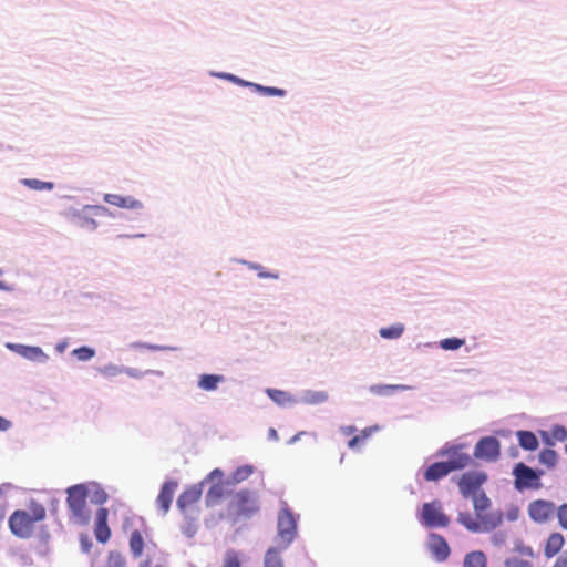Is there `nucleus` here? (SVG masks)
Listing matches in <instances>:
<instances>
[{
	"mask_svg": "<svg viewBox=\"0 0 567 567\" xmlns=\"http://www.w3.org/2000/svg\"><path fill=\"white\" fill-rule=\"evenodd\" d=\"M491 505L492 503L487 495H481L475 498L473 505L476 517L474 518L468 512H460L457 522L472 533L492 532L502 525L504 516L502 511L485 513Z\"/></svg>",
	"mask_w": 567,
	"mask_h": 567,
	"instance_id": "obj_1",
	"label": "nucleus"
},
{
	"mask_svg": "<svg viewBox=\"0 0 567 567\" xmlns=\"http://www.w3.org/2000/svg\"><path fill=\"white\" fill-rule=\"evenodd\" d=\"M47 516L45 507L38 502H30L24 509L14 511L8 520L10 532L19 538H30L35 525Z\"/></svg>",
	"mask_w": 567,
	"mask_h": 567,
	"instance_id": "obj_2",
	"label": "nucleus"
},
{
	"mask_svg": "<svg viewBox=\"0 0 567 567\" xmlns=\"http://www.w3.org/2000/svg\"><path fill=\"white\" fill-rule=\"evenodd\" d=\"M260 509L258 494L244 488L230 496L226 506L227 517L234 522L252 518Z\"/></svg>",
	"mask_w": 567,
	"mask_h": 567,
	"instance_id": "obj_3",
	"label": "nucleus"
},
{
	"mask_svg": "<svg viewBox=\"0 0 567 567\" xmlns=\"http://www.w3.org/2000/svg\"><path fill=\"white\" fill-rule=\"evenodd\" d=\"M66 504L72 513L73 519L81 525L90 522V511L86 505L87 487L84 484H76L66 489Z\"/></svg>",
	"mask_w": 567,
	"mask_h": 567,
	"instance_id": "obj_4",
	"label": "nucleus"
},
{
	"mask_svg": "<svg viewBox=\"0 0 567 567\" xmlns=\"http://www.w3.org/2000/svg\"><path fill=\"white\" fill-rule=\"evenodd\" d=\"M544 471H536L525 463L519 462L513 468L514 486L517 491L540 489L543 487L540 477Z\"/></svg>",
	"mask_w": 567,
	"mask_h": 567,
	"instance_id": "obj_5",
	"label": "nucleus"
},
{
	"mask_svg": "<svg viewBox=\"0 0 567 567\" xmlns=\"http://www.w3.org/2000/svg\"><path fill=\"white\" fill-rule=\"evenodd\" d=\"M487 475L483 472L470 471L464 473L458 482V488L464 498L471 497L473 503L475 498L481 495H486L484 491H482V485L486 482Z\"/></svg>",
	"mask_w": 567,
	"mask_h": 567,
	"instance_id": "obj_6",
	"label": "nucleus"
},
{
	"mask_svg": "<svg viewBox=\"0 0 567 567\" xmlns=\"http://www.w3.org/2000/svg\"><path fill=\"white\" fill-rule=\"evenodd\" d=\"M297 535V523L292 513L285 508L280 511L278 516V535L277 545L281 549H286Z\"/></svg>",
	"mask_w": 567,
	"mask_h": 567,
	"instance_id": "obj_7",
	"label": "nucleus"
},
{
	"mask_svg": "<svg viewBox=\"0 0 567 567\" xmlns=\"http://www.w3.org/2000/svg\"><path fill=\"white\" fill-rule=\"evenodd\" d=\"M421 522L430 528L446 527L450 524V518L444 514L441 503L439 501H433L423 504Z\"/></svg>",
	"mask_w": 567,
	"mask_h": 567,
	"instance_id": "obj_8",
	"label": "nucleus"
},
{
	"mask_svg": "<svg viewBox=\"0 0 567 567\" xmlns=\"http://www.w3.org/2000/svg\"><path fill=\"white\" fill-rule=\"evenodd\" d=\"M204 482L187 486L177 498V507L184 515H189L194 512L195 506L200 501L203 495Z\"/></svg>",
	"mask_w": 567,
	"mask_h": 567,
	"instance_id": "obj_9",
	"label": "nucleus"
},
{
	"mask_svg": "<svg viewBox=\"0 0 567 567\" xmlns=\"http://www.w3.org/2000/svg\"><path fill=\"white\" fill-rule=\"evenodd\" d=\"M556 506L551 501L536 499L528 504L529 518L537 524L547 523L555 515Z\"/></svg>",
	"mask_w": 567,
	"mask_h": 567,
	"instance_id": "obj_10",
	"label": "nucleus"
},
{
	"mask_svg": "<svg viewBox=\"0 0 567 567\" xmlns=\"http://www.w3.org/2000/svg\"><path fill=\"white\" fill-rule=\"evenodd\" d=\"M501 444L499 441L493 436L482 437L474 450V456L478 460L494 462L499 457Z\"/></svg>",
	"mask_w": 567,
	"mask_h": 567,
	"instance_id": "obj_11",
	"label": "nucleus"
},
{
	"mask_svg": "<svg viewBox=\"0 0 567 567\" xmlns=\"http://www.w3.org/2000/svg\"><path fill=\"white\" fill-rule=\"evenodd\" d=\"M177 486L178 483L174 480H168L162 485L156 498V505L162 511L163 515L168 512Z\"/></svg>",
	"mask_w": 567,
	"mask_h": 567,
	"instance_id": "obj_12",
	"label": "nucleus"
},
{
	"mask_svg": "<svg viewBox=\"0 0 567 567\" xmlns=\"http://www.w3.org/2000/svg\"><path fill=\"white\" fill-rule=\"evenodd\" d=\"M429 550L437 561H444L450 556V547L443 536L431 534L429 537Z\"/></svg>",
	"mask_w": 567,
	"mask_h": 567,
	"instance_id": "obj_13",
	"label": "nucleus"
},
{
	"mask_svg": "<svg viewBox=\"0 0 567 567\" xmlns=\"http://www.w3.org/2000/svg\"><path fill=\"white\" fill-rule=\"evenodd\" d=\"M107 516L109 511L104 507H101L96 512L95 516V529L94 535L97 542L100 543H106L111 537V529L107 526Z\"/></svg>",
	"mask_w": 567,
	"mask_h": 567,
	"instance_id": "obj_14",
	"label": "nucleus"
},
{
	"mask_svg": "<svg viewBox=\"0 0 567 567\" xmlns=\"http://www.w3.org/2000/svg\"><path fill=\"white\" fill-rule=\"evenodd\" d=\"M566 539L560 532H551L544 543V556L550 559L558 555L565 546Z\"/></svg>",
	"mask_w": 567,
	"mask_h": 567,
	"instance_id": "obj_15",
	"label": "nucleus"
},
{
	"mask_svg": "<svg viewBox=\"0 0 567 567\" xmlns=\"http://www.w3.org/2000/svg\"><path fill=\"white\" fill-rule=\"evenodd\" d=\"M447 454H450V460L446 461L449 466L451 467V471H457L463 470L471 465L472 457L470 454L464 453L461 451L460 446H454L446 451Z\"/></svg>",
	"mask_w": 567,
	"mask_h": 567,
	"instance_id": "obj_16",
	"label": "nucleus"
},
{
	"mask_svg": "<svg viewBox=\"0 0 567 567\" xmlns=\"http://www.w3.org/2000/svg\"><path fill=\"white\" fill-rule=\"evenodd\" d=\"M104 200L113 206L127 208V209H140L143 207L142 203L131 196H121L117 194H105Z\"/></svg>",
	"mask_w": 567,
	"mask_h": 567,
	"instance_id": "obj_17",
	"label": "nucleus"
},
{
	"mask_svg": "<svg viewBox=\"0 0 567 567\" xmlns=\"http://www.w3.org/2000/svg\"><path fill=\"white\" fill-rule=\"evenodd\" d=\"M10 349L17 351L23 358L31 361H47L48 355L39 347H30L23 344H9Z\"/></svg>",
	"mask_w": 567,
	"mask_h": 567,
	"instance_id": "obj_18",
	"label": "nucleus"
},
{
	"mask_svg": "<svg viewBox=\"0 0 567 567\" xmlns=\"http://www.w3.org/2000/svg\"><path fill=\"white\" fill-rule=\"evenodd\" d=\"M447 462H435L424 472V480L427 482L439 481L451 473Z\"/></svg>",
	"mask_w": 567,
	"mask_h": 567,
	"instance_id": "obj_19",
	"label": "nucleus"
},
{
	"mask_svg": "<svg viewBox=\"0 0 567 567\" xmlns=\"http://www.w3.org/2000/svg\"><path fill=\"white\" fill-rule=\"evenodd\" d=\"M226 495V489L221 482L213 484L206 493L205 504L207 507H215Z\"/></svg>",
	"mask_w": 567,
	"mask_h": 567,
	"instance_id": "obj_20",
	"label": "nucleus"
},
{
	"mask_svg": "<svg viewBox=\"0 0 567 567\" xmlns=\"http://www.w3.org/2000/svg\"><path fill=\"white\" fill-rule=\"evenodd\" d=\"M517 439L519 445L526 451H535L539 445L536 435L530 431H518Z\"/></svg>",
	"mask_w": 567,
	"mask_h": 567,
	"instance_id": "obj_21",
	"label": "nucleus"
},
{
	"mask_svg": "<svg viewBox=\"0 0 567 567\" xmlns=\"http://www.w3.org/2000/svg\"><path fill=\"white\" fill-rule=\"evenodd\" d=\"M487 559L483 551L474 550L468 553L463 561V567H486Z\"/></svg>",
	"mask_w": 567,
	"mask_h": 567,
	"instance_id": "obj_22",
	"label": "nucleus"
},
{
	"mask_svg": "<svg viewBox=\"0 0 567 567\" xmlns=\"http://www.w3.org/2000/svg\"><path fill=\"white\" fill-rule=\"evenodd\" d=\"M224 381L223 375L217 374H203L199 378L198 386L205 391H214L217 389L218 384Z\"/></svg>",
	"mask_w": 567,
	"mask_h": 567,
	"instance_id": "obj_23",
	"label": "nucleus"
},
{
	"mask_svg": "<svg viewBox=\"0 0 567 567\" xmlns=\"http://www.w3.org/2000/svg\"><path fill=\"white\" fill-rule=\"evenodd\" d=\"M280 550L279 546L277 545V548H270L267 550L264 559V567H284L282 559L280 557Z\"/></svg>",
	"mask_w": 567,
	"mask_h": 567,
	"instance_id": "obj_24",
	"label": "nucleus"
},
{
	"mask_svg": "<svg viewBox=\"0 0 567 567\" xmlns=\"http://www.w3.org/2000/svg\"><path fill=\"white\" fill-rule=\"evenodd\" d=\"M329 395L326 391L309 390L305 393L302 400L307 404H321L328 400Z\"/></svg>",
	"mask_w": 567,
	"mask_h": 567,
	"instance_id": "obj_25",
	"label": "nucleus"
},
{
	"mask_svg": "<svg viewBox=\"0 0 567 567\" xmlns=\"http://www.w3.org/2000/svg\"><path fill=\"white\" fill-rule=\"evenodd\" d=\"M130 548L135 557H140L143 553L144 540L138 530H134L130 538Z\"/></svg>",
	"mask_w": 567,
	"mask_h": 567,
	"instance_id": "obj_26",
	"label": "nucleus"
},
{
	"mask_svg": "<svg viewBox=\"0 0 567 567\" xmlns=\"http://www.w3.org/2000/svg\"><path fill=\"white\" fill-rule=\"evenodd\" d=\"M538 458L542 464L553 468L557 464L558 455L554 450L545 449L539 453Z\"/></svg>",
	"mask_w": 567,
	"mask_h": 567,
	"instance_id": "obj_27",
	"label": "nucleus"
},
{
	"mask_svg": "<svg viewBox=\"0 0 567 567\" xmlns=\"http://www.w3.org/2000/svg\"><path fill=\"white\" fill-rule=\"evenodd\" d=\"M221 567H243L241 555L234 549L227 550L223 558Z\"/></svg>",
	"mask_w": 567,
	"mask_h": 567,
	"instance_id": "obj_28",
	"label": "nucleus"
},
{
	"mask_svg": "<svg viewBox=\"0 0 567 567\" xmlns=\"http://www.w3.org/2000/svg\"><path fill=\"white\" fill-rule=\"evenodd\" d=\"M254 473L251 465H241L237 467L231 474L233 483H240L247 480Z\"/></svg>",
	"mask_w": 567,
	"mask_h": 567,
	"instance_id": "obj_29",
	"label": "nucleus"
},
{
	"mask_svg": "<svg viewBox=\"0 0 567 567\" xmlns=\"http://www.w3.org/2000/svg\"><path fill=\"white\" fill-rule=\"evenodd\" d=\"M409 389H411V388L408 385L398 384V385H373V386H371L370 390L372 393L378 394V395H389L395 390H409Z\"/></svg>",
	"mask_w": 567,
	"mask_h": 567,
	"instance_id": "obj_30",
	"label": "nucleus"
},
{
	"mask_svg": "<svg viewBox=\"0 0 567 567\" xmlns=\"http://www.w3.org/2000/svg\"><path fill=\"white\" fill-rule=\"evenodd\" d=\"M403 326L402 324H395L388 328H381L380 329V336L385 339H396L401 337L403 333Z\"/></svg>",
	"mask_w": 567,
	"mask_h": 567,
	"instance_id": "obj_31",
	"label": "nucleus"
},
{
	"mask_svg": "<svg viewBox=\"0 0 567 567\" xmlns=\"http://www.w3.org/2000/svg\"><path fill=\"white\" fill-rule=\"evenodd\" d=\"M252 89L264 95L268 96H285L286 91L278 87H271V86H262L260 84L254 83Z\"/></svg>",
	"mask_w": 567,
	"mask_h": 567,
	"instance_id": "obj_32",
	"label": "nucleus"
},
{
	"mask_svg": "<svg viewBox=\"0 0 567 567\" xmlns=\"http://www.w3.org/2000/svg\"><path fill=\"white\" fill-rule=\"evenodd\" d=\"M104 567H125V559L117 551H110Z\"/></svg>",
	"mask_w": 567,
	"mask_h": 567,
	"instance_id": "obj_33",
	"label": "nucleus"
},
{
	"mask_svg": "<svg viewBox=\"0 0 567 567\" xmlns=\"http://www.w3.org/2000/svg\"><path fill=\"white\" fill-rule=\"evenodd\" d=\"M268 395L278 404H285L287 402H290L291 399L285 391L276 390V389H269L267 390Z\"/></svg>",
	"mask_w": 567,
	"mask_h": 567,
	"instance_id": "obj_34",
	"label": "nucleus"
},
{
	"mask_svg": "<svg viewBox=\"0 0 567 567\" xmlns=\"http://www.w3.org/2000/svg\"><path fill=\"white\" fill-rule=\"evenodd\" d=\"M465 343L464 339L447 338L440 342V346L444 350H457Z\"/></svg>",
	"mask_w": 567,
	"mask_h": 567,
	"instance_id": "obj_35",
	"label": "nucleus"
},
{
	"mask_svg": "<svg viewBox=\"0 0 567 567\" xmlns=\"http://www.w3.org/2000/svg\"><path fill=\"white\" fill-rule=\"evenodd\" d=\"M555 513L560 528L567 530V503H564L556 507Z\"/></svg>",
	"mask_w": 567,
	"mask_h": 567,
	"instance_id": "obj_36",
	"label": "nucleus"
},
{
	"mask_svg": "<svg viewBox=\"0 0 567 567\" xmlns=\"http://www.w3.org/2000/svg\"><path fill=\"white\" fill-rule=\"evenodd\" d=\"M24 184L28 185L30 188L35 190H43L49 189L51 190L53 188V184L50 182H42L39 179H24Z\"/></svg>",
	"mask_w": 567,
	"mask_h": 567,
	"instance_id": "obj_37",
	"label": "nucleus"
},
{
	"mask_svg": "<svg viewBox=\"0 0 567 567\" xmlns=\"http://www.w3.org/2000/svg\"><path fill=\"white\" fill-rule=\"evenodd\" d=\"M73 354L80 360V361H86L90 360L94 355V350L87 347H81L73 351Z\"/></svg>",
	"mask_w": 567,
	"mask_h": 567,
	"instance_id": "obj_38",
	"label": "nucleus"
},
{
	"mask_svg": "<svg viewBox=\"0 0 567 567\" xmlns=\"http://www.w3.org/2000/svg\"><path fill=\"white\" fill-rule=\"evenodd\" d=\"M505 567H534L528 560L520 559L518 557H509L504 563Z\"/></svg>",
	"mask_w": 567,
	"mask_h": 567,
	"instance_id": "obj_39",
	"label": "nucleus"
},
{
	"mask_svg": "<svg viewBox=\"0 0 567 567\" xmlns=\"http://www.w3.org/2000/svg\"><path fill=\"white\" fill-rule=\"evenodd\" d=\"M515 551L527 557L535 556L534 549L529 545L524 544L523 542H518L515 544Z\"/></svg>",
	"mask_w": 567,
	"mask_h": 567,
	"instance_id": "obj_40",
	"label": "nucleus"
},
{
	"mask_svg": "<svg viewBox=\"0 0 567 567\" xmlns=\"http://www.w3.org/2000/svg\"><path fill=\"white\" fill-rule=\"evenodd\" d=\"M84 212H90L95 216H105L109 213V209L100 205H87L84 207Z\"/></svg>",
	"mask_w": 567,
	"mask_h": 567,
	"instance_id": "obj_41",
	"label": "nucleus"
},
{
	"mask_svg": "<svg viewBox=\"0 0 567 567\" xmlns=\"http://www.w3.org/2000/svg\"><path fill=\"white\" fill-rule=\"evenodd\" d=\"M492 543L496 547L503 546L507 540V535L505 532H496L491 537Z\"/></svg>",
	"mask_w": 567,
	"mask_h": 567,
	"instance_id": "obj_42",
	"label": "nucleus"
},
{
	"mask_svg": "<svg viewBox=\"0 0 567 567\" xmlns=\"http://www.w3.org/2000/svg\"><path fill=\"white\" fill-rule=\"evenodd\" d=\"M107 501V494L105 493L104 489H97L95 493H94V496H93V502L97 505H102L104 504L105 502Z\"/></svg>",
	"mask_w": 567,
	"mask_h": 567,
	"instance_id": "obj_43",
	"label": "nucleus"
},
{
	"mask_svg": "<svg viewBox=\"0 0 567 567\" xmlns=\"http://www.w3.org/2000/svg\"><path fill=\"white\" fill-rule=\"evenodd\" d=\"M553 435L558 441H565L567 439V430L564 426H556L553 430Z\"/></svg>",
	"mask_w": 567,
	"mask_h": 567,
	"instance_id": "obj_44",
	"label": "nucleus"
},
{
	"mask_svg": "<svg viewBox=\"0 0 567 567\" xmlns=\"http://www.w3.org/2000/svg\"><path fill=\"white\" fill-rule=\"evenodd\" d=\"M551 567H567V549L555 560Z\"/></svg>",
	"mask_w": 567,
	"mask_h": 567,
	"instance_id": "obj_45",
	"label": "nucleus"
},
{
	"mask_svg": "<svg viewBox=\"0 0 567 567\" xmlns=\"http://www.w3.org/2000/svg\"><path fill=\"white\" fill-rule=\"evenodd\" d=\"M365 441L364 439H361V435L358 434V435H354L349 442H348V446L350 449H355L357 446L363 444Z\"/></svg>",
	"mask_w": 567,
	"mask_h": 567,
	"instance_id": "obj_46",
	"label": "nucleus"
},
{
	"mask_svg": "<svg viewBox=\"0 0 567 567\" xmlns=\"http://www.w3.org/2000/svg\"><path fill=\"white\" fill-rule=\"evenodd\" d=\"M225 78L231 80L233 82H235V83H237L239 85L250 86V87H252V85H254V83L244 81V80H241V79H239V78H237L235 75H231V74H227V75H225Z\"/></svg>",
	"mask_w": 567,
	"mask_h": 567,
	"instance_id": "obj_47",
	"label": "nucleus"
},
{
	"mask_svg": "<svg viewBox=\"0 0 567 567\" xmlns=\"http://www.w3.org/2000/svg\"><path fill=\"white\" fill-rule=\"evenodd\" d=\"M224 476V473L220 468L213 470L209 475L207 476V480H218V482H221V478Z\"/></svg>",
	"mask_w": 567,
	"mask_h": 567,
	"instance_id": "obj_48",
	"label": "nucleus"
},
{
	"mask_svg": "<svg viewBox=\"0 0 567 567\" xmlns=\"http://www.w3.org/2000/svg\"><path fill=\"white\" fill-rule=\"evenodd\" d=\"M375 430V427H365L361 431L360 435H361V439H364V441L368 440V437H370V435L372 434V432Z\"/></svg>",
	"mask_w": 567,
	"mask_h": 567,
	"instance_id": "obj_49",
	"label": "nucleus"
},
{
	"mask_svg": "<svg viewBox=\"0 0 567 567\" xmlns=\"http://www.w3.org/2000/svg\"><path fill=\"white\" fill-rule=\"evenodd\" d=\"M82 225L83 226H87V227H91V228H96V223L94 219L92 218H89V217H83V221H82Z\"/></svg>",
	"mask_w": 567,
	"mask_h": 567,
	"instance_id": "obj_50",
	"label": "nucleus"
},
{
	"mask_svg": "<svg viewBox=\"0 0 567 567\" xmlns=\"http://www.w3.org/2000/svg\"><path fill=\"white\" fill-rule=\"evenodd\" d=\"M11 423L7 419L0 416V431H6L10 427Z\"/></svg>",
	"mask_w": 567,
	"mask_h": 567,
	"instance_id": "obj_51",
	"label": "nucleus"
},
{
	"mask_svg": "<svg viewBox=\"0 0 567 567\" xmlns=\"http://www.w3.org/2000/svg\"><path fill=\"white\" fill-rule=\"evenodd\" d=\"M120 372V370L116 368V367H110V368H105L103 370V373H106L109 375H115Z\"/></svg>",
	"mask_w": 567,
	"mask_h": 567,
	"instance_id": "obj_52",
	"label": "nucleus"
},
{
	"mask_svg": "<svg viewBox=\"0 0 567 567\" xmlns=\"http://www.w3.org/2000/svg\"><path fill=\"white\" fill-rule=\"evenodd\" d=\"M357 431V429L354 426H344L342 427V433L344 435H351L353 434L354 432Z\"/></svg>",
	"mask_w": 567,
	"mask_h": 567,
	"instance_id": "obj_53",
	"label": "nucleus"
},
{
	"mask_svg": "<svg viewBox=\"0 0 567 567\" xmlns=\"http://www.w3.org/2000/svg\"><path fill=\"white\" fill-rule=\"evenodd\" d=\"M11 487V484H2L0 486V498H2L6 492Z\"/></svg>",
	"mask_w": 567,
	"mask_h": 567,
	"instance_id": "obj_54",
	"label": "nucleus"
},
{
	"mask_svg": "<svg viewBox=\"0 0 567 567\" xmlns=\"http://www.w3.org/2000/svg\"><path fill=\"white\" fill-rule=\"evenodd\" d=\"M269 435H270L271 437H274V439H277V432H276V430L270 429V431H269Z\"/></svg>",
	"mask_w": 567,
	"mask_h": 567,
	"instance_id": "obj_55",
	"label": "nucleus"
},
{
	"mask_svg": "<svg viewBox=\"0 0 567 567\" xmlns=\"http://www.w3.org/2000/svg\"><path fill=\"white\" fill-rule=\"evenodd\" d=\"M126 372H127V374H128V375H131V377H137V375H138L136 372H134V371H132V370H127Z\"/></svg>",
	"mask_w": 567,
	"mask_h": 567,
	"instance_id": "obj_56",
	"label": "nucleus"
},
{
	"mask_svg": "<svg viewBox=\"0 0 567 567\" xmlns=\"http://www.w3.org/2000/svg\"><path fill=\"white\" fill-rule=\"evenodd\" d=\"M259 276L260 277H272L271 275H269L267 272H260ZM274 277L276 278L277 276H274Z\"/></svg>",
	"mask_w": 567,
	"mask_h": 567,
	"instance_id": "obj_57",
	"label": "nucleus"
},
{
	"mask_svg": "<svg viewBox=\"0 0 567 567\" xmlns=\"http://www.w3.org/2000/svg\"><path fill=\"white\" fill-rule=\"evenodd\" d=\"M3 518H4V511H1V513H0V523L3 520Z\"/></svg>",
	"mask_w": 567,
	"mask_h": 567,
	"instance_id": "obj_58",
	"label": "nucleus"
},
{
	"mask_svg": "<svg viewBox=\"0 0 567 567\" xmlns=\"http://www.w3.org/2000/svg\"><path fill=\"white\" fill-rule=\"evenodd\" d=\"M566 453H567V444H566Z\"/></svg>",
	"mask_w": 567,
	"mask_h": 567,
	"instance_id": "obj_59",
	"label": "nucleus"
},
{
	"mask_svg": "<svg viewBox=\"0 0 567 567\" xmlns=\"http://www.w3.org/2000/svg\"><path fill=\"white\" fill-rule=\"evenodd\" d=\"M157 567H162V566H157Z\"/></svg>",
	"mask_w": 567,
	"mask_h": 567,
	"instance_id": "obj_60",
	"label": "nucleus"
}]
</instances>
